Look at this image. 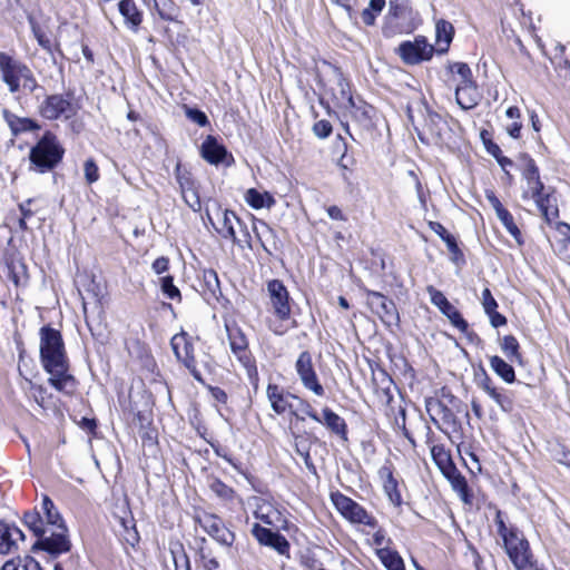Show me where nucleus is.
Returning <instances> with one entry per match:
<instances>
[{
  "label": "nucleus",
  "mask_w": 570,
  "mask_h": 570,
  "mask_svg": "<svg viewBox=\"0 0 570 570\" xmlns=\"http://www.w3.org/2000/svg\"><path fill=\"white\" fill-rule=\"evenodd\" d=\"M40 357L45 370L50 374L49 382L61 392L72 393L76 384L68 373V361L59 331L45 326L40 330Z\"/></svg>",
  "instance_id": "1"
},
{
  "label": "nucleus",
  "mask_w": 570,
  "mask_h": 570,
  "mask_svg": "<svg viewBox=\"0 0 570 570\" xmlns=\"http://www.w3.org/2000/svg\"><path fill=\"white\" fill-rule=\"evenodd\" d=\"M522 177L524 180L522 197L533 199L546 222L552 224L559 217L557 198L552 193H543L544 186L532 159L527 160Z\"/></svg>",
  "instance_id": "2"
},
{
  "label": "nucleus",
  "mask_w": 570,
  "mask_h": 570,
  "mask_svg": "<svg viewBox=\"0 0 570 570\" xmlns=\"http://www.w3.org/2000/svg\"><path fill=\"white\" fill-rule=\"evenodd\" d=\"M498 532L503 540L505 552L517 570L532 567V554L528 540L514 528H508L502 520L498 521Z\"/></svg>",
  "instance_id": "3"
},
{
  "label": "nucleus",
  "mask_w": 570,
  "mask_h": 570,
  "mask_svg": "<svg viewBox=\"0 0 570 570\" xmlns=\"http://www.w3.org/2000/svg\"><path fill=\"white\" fill-rule=\"evenodd\" d=\"M267 294L271 309L277 318L275 322L271 321L268 327L276 335H283L288 328L284 322L291 316L288 291L281 281L273 279L267 283Z\"/></svg>",
  "instance_id": "4"
},
{
  "label": "nucleus",
  "mask_w": 570,
  "mask_h": 570,
  "mask_svg": "<svg viewBox=\"0 0 570 570\" xmlns=\"http://www.w3.org/2000/svg\"><path fill=\"white\" fill-rule=\"evenodd\" d=\"M0 70L3 81L8 85L11 92H16L20 88L33 91L37 87V81L31 70L4 52H0Z\"/></svg>",
  "instance_id": "5"
},
{
  "label": "nucleus",
  "mask_w": 570,
  "mask_h": 570,
  "mask_svg": "<svg viewBox=\"0 0 570 570\" xmlns=\"http://www.w3.org/2000/svg\"><path fill=\"white\" fill-rule=\"evenodd\" d=\"M63 148L57 138L47 132L30 150V161L39 173H46L55 168L63 156Z\"/></svg>",
  "instance_id": "6"
},
{
  "label": "nucleus",
  "mask_w": 570,
  "mask_h": 570,
  "mask_svg": "<svg viewBox=\"0 0 570 570\" xmlns=\"http://www.w3.org/2000/svg\"><path fill=\"white\" fill-rule=\"evenodd\" d=\"M229 346L233 354L246 368L249 377L256 376L257 371L248 351V342L243 331L236 324L225 323Z\"/></svg>",
  "instance_id": "7"
},
{
  "label": "nucleus",
  "mask_w": 570,
  "mask_h": 570,
  "mask_svg": "<svg viewBox=\"0 0 570 570\" xmlns=\"http://www.w3.org/2000/svg\"><path fill=\"white\" fill-rule=\"evenodd\" d=\"M396 52L404 63L417 65L433 57L434 47L428 42L425 37L417 36L413 41L402 42Z\"/></svg>",
  "instance_id": "8"
},
{
  "label": "nucleus",
  "mask_w": 570,
  "mask_h": 570,
  "mask_svg": "<svg viewBox=\"0 0 570 570\" xmlns=\"http://www.w3.org/2000/svg\"><path fill=\"white\" fill-rule=\"evenodd\" d=\"M331 500L340 514L353 523L374 525V519L355 501L342 493H332Z\"/></svg>",
  "instance_id": "9"
},
{
  "label": "nucleus",
  "mask_w": 570,
  "mask_h": 570,
  "mask_svg": "<svg viewBox=\"0 0 570 570\" xmlns=\"http://www.w3.org/2000/svg\"><path fill=\"white\" fill-rule=\"evenodd\" d=\"M38 538L40 547L50 553L59 554L70 549L67 528L63 523L55 527H45Z\"/></svg>",
  "instance_id": "10"
},
{
  "label": "nucleus",
  "mask_w": 570,
  "mask_h": 570,
  "mask_svg": "<svg viewBox=\"0 0 570 570\" xmlns=\"http://www.w3.org/2000/svg\"><path fill=\"white\" fill-rule=\"evenodd\" d=\"M366 294V304L374 312L381 321L387 325L392 326L397 324L399 314L395 308L394 303L385 297L383 294L374 291H365Z\"/></svg>",
  "instance_id": "11"
},
{
  "label": "nucleus",
  "mask_w": 570,
  "mask_h": 570,
  "mask_svg": "<svg viewBox=\"0 0 570 570\" xmlns=\"http://www.w3.org/2000/svg\"><path fill=\"white\" fill-rule=\"evenodd\" d=\"M171 348L177 357L188 368L190 374L199 382H202L200 373L196 367V360L194 356V346L186 333H179L171 338Z\"/></svg>",
  "instance_id": "12"
},
{
  "label": "nucleus",
  "mask_w": 570,
  "mask_h": 570,
  "mask_svg": "<svg viewBox=\"0 0 570 570\" xmlns=\"http://www.w3.org/2000/svg\"><path fill=\"white\" fill-rule=\"evenodd\" d=\"M295 367L304 387L312 391L317 396H323L324 387L318 382L316 372L313 367L312 357L307 352H303L298 356Z\"/></svg>",
  "instance_id": "13"
},
{
  "label": "nucleus",
  "mask_w": 570,
  "mask_h": 570,
  "mask_svg": "<svg viewBox=\"0 0 570 570\" xmlns=\"http://www.w3.org/2000/svg\"><path fill=\"white\" fill-rule=\"evenodd\" d=\"M40 114L49 120L68 119L73 116L75 108L61 95H52L41 104Z\"/></svg>",
  "instance_id": "14"
},
{
  "label": "nucleus",
  "mask_w": 570,
  "mask_h": 570,
  "mask_svg": "<svg viewBox=\"0 0 570 570\" xmlns=\"http://www.w3.org/2000/svg\"><path fill=\"white\" fill-rule=\"evenodd\" d=\"M199 525L217 542L230 546L234 534L224 525V522L215 514L203 513L198 515Z\"/></svg>",
  "instance_id": "15"
},
{
  "label": "nucleus",
  "mask_w": 570,
  "mask_h": 570,
  "mask_svg": "<svg viewBox=\"0 0 570 570\" xmlns=\"http://www.w3.org/2000/svg\"><path fill=\"white\" fill-rule=\"evenodd\" d=\"M252 534L261 544L274 549L282 556L289 557V542L279 533L255 523L252 527Z\"/></svg>",
  "instance_id": "16"
},
{
  "label": "nucleus",
  "mask_w": 570,
  "mask_h": 570,
  "mask_svg": "<svg viewBox=\"0 0 570 570\" xmlns=\"http://www.w3.org/2000/svg\"><path fill=\"white\" fill-rule=\"evenodd\" d=\"M207 217L218 234H220L224 238L236 242L235 225L239 224V219L235 213L228 209L218 208L215 217H213L209 213H207Z\"/></svg>",
  "instance_id": "17"
},
{
  "label": "nucleus",
  "mask_w": 570,
  "mask_h": 570,
  "mask_svg": "<svg viewBox=\"0 0 570 570\" xmlns=\"http://www.w3.org/2000/svg\"><path fill=\"white\" fill-rule=\"evenodd\" d=\"M24 535L22 531L13 523L0 521V553L10 554L18 551L19 546L23 542Z\"/></svg>",
  "instance_id": "18"
},
{
  "label": "nucleus",
  "mask_w": 570,
  "mask_h": 570,
  "mask_svg": "<svg viewBox=\"0 0 570 570\" xmlns=\"http://www.w3.org/2000/svg\"><path fill=\"white\" fill-rule=\"evenodd\" d=\"M200 156L212 165L219 164H229L227 161L228 158L232 159V156L228 155L226 148L215 138L214 136H207L199 148Z\"/></svg>",
  "instance_id": "19"
},
{
  "label": "nucleus",
  "mask_w": 570,
  "mask_h": 570,
  "mask_svg": "<svg viewBox=\"0 0 570 570\" xmlns=\"http://www.w3.org/2000/svg\"><path fill=\"white\" fill-rule=\"evenodd\" d=\"M256 519L269 527L278 528L286 522L282 512L268 500L258 498L254 512Z\"/></svg>",
  "instance_id": "20"
},
{
  "label": "nucleus",
  "mask_w": 570,
  "mask_h": 570,
  "mask_svg": "<svg viewBox=\"0 0 570 570\" xmlns=\"http://www.w3.org/2000/svg\"><path fill=\"white\" fill-rule=\"evenodd\" d=\"M266 394L272 409L277 414H284L286 411L292 412L293 404L291 400H298L296 395L284 393L282 389L274 384H268Z\"/></svg>",
  "instance_id": "21"
},
{
  "label": "nucleus",
  "mask_w": 570,
  "mask_h": 570,
  "mask_svg": "<svg viewBox=\"0 0 570 570\" xmlns=\"http://www.w3.org/2000/svg\"><path fill=\"white\" fill-rule=\"evenodd\" d=\"M454 36V28L451 22L440 19L435 22V48L434 51L442 55L448 52Z\"/></svg>",
  "instance_id": "22"
},
{
  "label": "nucleus",
  "mask_w": 570,
  "mask_h": 570,
  "mask_svg": "<svg viewBox=\"0 0 570 570\" xmlns=\"http://www.w3.org/2000/svg\"><path fill=\"white\" fill-rule=\"evenodd\" d=\"M244 199L248 206L258 209H271L275 205V198L268 191L249 188L244 194Z\"/></svg>",
  "instance_id": "23"
},
{
  "label": "nucleus",
  "mask_w": 570,
  "mask_h": 570,
  "mask_svg": "<svg viewBox=\"0 0 570 570\" xmlns=\"http://www.w3.org/2000/svg\"><path fill=\"white\" fill-rule=\"evenodd\" d=\"M455 98H456L458 105L462 109H471L474 106H476V104L480 99V95H479L478 88L475 86V82L472 81L468 85H464V86L461 85V87H456L455 88Z\"/></svg>",
  "instance_id": "24"
},
{
  "label": "nucleus",
  "mask_w": 570,
  "mask_h": 570,
  "mask_svg": "<svg viewBox=\"0 0 570 570\" xmlns=\"http://www.w3.org/2000/svg\"><path fill=\"white\" fill-rule=\"evenodd\" d=\"M380 478L383 483V489L389 500L395 504L400 505L402 502V495L399 490L397 481L394 479L391 470L386 466L382 468L379 472Z\"/></svg>",
  "instance_id": "25"
},
{
  "label": "nucleus",
  "mask_w": 570,
  "mask_h": 570,
  "mask_svg": "<svg viewBox=\"0 0 570 570\" xmlns=\"http://www.w3.org/2000/svg\"><path fill=\"white\" fill-rule=\"evenodd\" d=\"M444 478L450 482L452 489L460 495L464 503H469L468 483L465 478L458 471L455 466L444 471L442 473Z\"/></svg>",
  "instance_id": "26"
},
{
  "label": "nucleus",
  "mask_w": 570,
  "mask_h": 570,
  "mask_svg": "<svg viewBox=\"0 0 570 570\" xmlns=\"http://www.w3.org/2000/svg\"><path fill=\"white\" fill-rule=\"evenodd\" d=\"M119 11L125 18L126 23L136 30L141 23L142 16L132 0H121L119 2Z\"/></svg>",
  "instance_id": "27"
},
{
  "label": "nucleus",
  "mask_w": 570,
  "mask_h": 570,
  "mask_svg": "<svg viewBox=\"0 0 570 570\" xmlns=\"http://www.w3.org/2000/svg\"><path fill=\"white\" fill-rule=\"evenodd\" d=\"M376 554L387 570H405L402 557L391 548H380Z\"/></svg>",
  "instance_id": "28"
},
{
  "label": "nucleus",
  "mask_w": 570,
  "mask_h": 570,
  "mask_svg": "<svg viewBox=\"0 0 570 570\" xmlns=\"http://www.w3.org/2000/svg\"><path fill=\"white\" fill-rule=\"evenodd\" d=\"M489 362L493 372L505 383H513L515 381V373L510 363L497 355L490 356Z\"/></svg>",
  "instance_id": "29"
},
{
  "label": "nucleus",
  "mask_w": 570,
  "mask_h": 570,
  "mask_svg": "<svg viewBox=\"0 0 570 570\" xmlns=\"http://www.w3.org/2000/svg\"><path fill=\"white\" fill-rule=\"evenodd\" d=\"M451 71V82L456 87L468 85L473 81L472 71L464 62H453L449 66Z\"/></svg>",
  "instance_id": "30"
},
{
  "label": "nucleus",
  "mask_w": 570,
  "mask_h": 570,
  "mask_svg": "<svg viewBox=\"0 0 570 570\" xmlns=\"http://www.w3.org/2000/svg\"><path fill=\"white\" fill-rule=\"evenodd\" d=\"M431 455L441 473L455 466L450 452L443 445H433L431 448Z\"/></svg>",
  "instance_id": "31"
},
{
  "label": "nucleus",
  "mask_w": 570,
  "mask_h": 570,
  "mask_svg": "<svg viewBox=\"0 0 570 570\" xmlns=\"http://www.w3.org/2000/svg\"><path fill=\"white\" fill-rule=\"evenodd\" d=\"M500 347L511 363H522V357L519 353V343L514 336H503L500 340Z\"/></svg>",
  "instance_id": "32"
},
{
  "label": "nucleus",
  "mask_w": 570,
  "mask_h": 570,
  "mask_svg": "<svg viewBox=\"0 0 570 570\" xmlns=\"http://www.w3.org/2000/svg\"><path fill=\"white\" fill-rule=\"evenodd\" d=\"M558 232L563 236L557 242L556 250L562 259H570V226L564 223H556Z\"/></svg>",
  "instance_id": "33"
},
{
  "label": "nucleus",
  "mask_w": 570,
  "mask_h": 570,
  "mask_svg": "<svg viewBox=\"0 0 570 570\" xmlns=\"http://www.w3.org/2000/svg\"><path fill=\"white\" fill-rule=\"evenodd\" d=\"M41 512L45 515L47 522L46 527H55L59 525V523H63L53 502L47 495L42 497Z\"/></svg>",
  "instance_id": "34"
},
{
  "label": "nucleus",
  "mask_w": 570,
  "mask_h": 570,
  "mask_svg": "<svg viewBox=\"0 0 570 570\" xmlns=\"http://www.w3.org/2000/svg\"><path fill=\"white\" fill-rule=\"evenodd\" d=\"M0 570H42L31 557L8 560Z\"/></svg>",
  "instance_id": "35"
},
{
  "label": "nucleus",
  "mask_w": 570,
  "mask_h": 570,
  "mask_svg": "<svg viewBox=\"0 0 570 570\" xmlns=\"http://www.w3.org/2000/svg\"><path fill=\"white\" fill-rule=\"evenodd\" d=\"M6 119L13 134L27 130L38 129V125L29 118H19L14 115L6 114Z\"/></svg>",
  "instance_id": "36"
},
{
  "label": "nucleus",
  "mask_w": 570,
  "mask_h": 570,
  "mask_svg": "<svg viewBox=\"0 0 570 570\" xmlns=\"http://www.w3.org/2000/svg\"><path fill=\"white\" fill-rule=\"evenodd\" d=\"M322 424H325L333 432L340 434L345 431V423L342 417H340L336 413H334L328 407L323 410V419Z\"/></svg>",
  "instance_id": "37"
},
{
  "label": "nucleus",
  "mask_w": 570,
  "mask_h": 570,
  "mask_svg": "<svg viewBox=\"0 0 570 570\" xmlns=\"http://www.w3.org/2000/svg\"><path fill=\"white\" fill-rule=\"evenodd\" d=\"M155 9L161 19L174 21L177 18V7L173 0H154Z\"/></svg>",
  "instance_id": "38"
},
{
  "label": "nucleus",
  "mask_w": 570,
  "mask_h": 570,
  "mask_svg": "<svg viewBox=\"0 0 570 570\" xmlns=\"http://www.w3.org/2000/svg\"><path fill=\"white\" fill-rule=\"evenodd\" d=\"M385 7V0H370V4L362 11L363 22L372 26L375 22L376 16L382 12Z\"/></svg>",
  "instance_id": "39"
},
{
  "label": "nucleus",
  "mask_w": 570,
  "mask_h": 570,
  "mask_svg": "<svg viewBox=\"0 0 570 570\" xmlns=\"http://www.w3.org/2000/svg\"><path fill=\"white\" fill-rule=\"evenodd\" d=\"M296 401L298 402V407L295 410L292 409V414L297 420L304 421L305 416H308L309 419H312L315 422H322V419L317 415L315 410L312 407V405L307 401H304L299 397Z\"/></svg>",
  "instance_id": "40"
},
{
  "label": "nucleus",
  "mask_w": 570,
  "mask_h": 570,
  "mask_svg": "<svg viewBox=\"0 0 570 570\" xmlns=\"http://www.w3.org/2000/svg\"><path fill=\"white\" fill-rule=\"evenodd\" d=\"M451 322V324L460 331H465L468 327L466 322L462 318L459 311L448 302L442 308H439Z\"/></svg>",
  "instance_id": "41"
},
{
  "label": "nucleus",
  "mask_w": 570,
  "mask_h": 570,
  "mask_svg": "<svg viewBox=\"0 0 570 570\" xmlns=\"http://www.w3.org/2000/svg\"><path fill=\"white\" fill-rule=\"evenodd\" d=\"M500 222L503 224L505 229L510 233V235L519 243L521 244L520 239V230L518 226L515 225L512 215L508 210H501L500 214L497 216Z\"/></svg>",
  "instance_id": "42"
},
{
  "label": "nucleus",
  "mask_w": 570,
  "mask_h": 570,
  "mask_svg": "<svg viewBox=\"0 0 570 570\" xmlns=\"http://www.w3.org/2000/svg\"><path fill=\"white\" fill-rule=\"evenodd\" d=\"M175 570H189V560L181 546L170 549Z\"/></svg>",
  "instance_id": "43"
},
{
  "label": "nucleus",
  "mask_w": 570,
  "mask_h": 570,
  "mask_svg": "<svg viewBox=\"0 0 570 570\" xmlns=\"http://www.w3.org/2000/svg\"><path fill=\"white\" fill-rule=\"evenodd\" d=\"M428 127L436 140L443 139V130L446 127V122L439 115L430 116Z\"/></svg>",
  "instance_id": "44"
},
{
  "label": "nucleus",
  "mask_w": 570,
  "mask_h": 570,
  "mask_svg": "<svg viewBox=\"0 0 570 570\" xmlns=\"http://www.w3.org/2000/svg\"><path fill=\"white\" fill-rule=\"evenodd\" d=\"M160 287L163 293L170 299H177L180 301V292L179 289L174 285V281L171 276H165L160 279Z\"/></svg>",
  "instance_id": "45"
},
{
  "label": "nucleus",
  "mask_w": 570,
  "mask_h": 570,
  "mask_svg": "<svg viewBox=\"0 0 570 570\" xmlns=\"http://www.w3.org/2000/svg\"><path fill=\"white\" fill-rule=\"evenodd\" d=\"M181 196L190 209H193L194 212H199L202 209V203L195 186L181 191Z\"/></svg>",
  "instance_id": "46"
},
{
  "label": "nucleus",
  "mask_w": 570,
  "mask_h": 570,
  "mask_svg": "<svg viewBox=\"0 0 570 570\" xmlns=\"http://www.w3.org/2000/svg\"><path fill=\"white\" fill-rule=\"evenodd\" d=\"M24 523L35 532L37 537L43 531L45 527L40 512H28L24 514Z\"/></svg>",
  "instance_id": "47"
},
{
  "label": "nucleus",
  "mask_w": 570,
  "mask_h": 570,
  "mask_svg": "<svg viewBox=\"0 0 570 570\" xmlns=\"http://www.w3.org/2000/svg\"><path fill=\"white\" fill-rule=\"evenodd\" d=\"M30 387L28 391V394L30 397H32L37 404L41 407H46L48 405V400L46 396V391L42 386L35 385L31 382H29Z\"/></svg>",
  "instance_id": "48"
},
{
  "label": "nucleus",
  "mask_w": 570,
  "mask_h": 570,
  "mask_svg": "<svg viewBox=\"0 0 570 570\" xmlns=\"http://www.w3.org/2000/svg\"><path fill=\"white\" fill-rule=\"evenodd\" d=\"M85 178L88 184H94L99 179V169L92 159H87L83 164Z\"/></svg>",
  "instance_id": "49"
},
{
  "label": "nucleus",
  "mask_w": 570,
  "mask_h": 570,
  "mask_svg": "<svg viewBox=\"0 0 570 570\" xmlns=\"http://www.w3.org/2000/svg\"><path fill=\"white\" fill-rule=\"evenodd\" d=\"M209 488L217 497L224 500H229L233 498V490L219 480H214Z\"/></svg>",
  "instance_id": "50"
},
{
  "label": "nucleus",
  "mask_w": 570,
  "mask_h": 570,
  "mask_svg": "<svg viewBox=\"0 0 570 570\" xmlns=\"http://www.w3.org/2000/svg\"><path fill=\"white\" fill-rule=\"evenodd\" d=\"M426 291L429 293L431 303L438 308H442L449 302L444 294L435 287L429 286Z\"/></svg>",
  "instance_id": "51"
},
{
  "label": "nucleus",
  "mask_w": 570,
  "mask_h": 570,
  "mask_svg": "<svg viewBox=\"0 0 570 570\" xmlns=\"http://www.w3.org/2000/svg\"><path fill=\"white\" fill-rule=\"evenodd\" d=\"M176 178L180 187V193L195 186L189 173L183 171L179 165L176 167Z\"/></svg>",
  "instance_id": "52"
},
{
  "label": "nucleus",
  "mask_w": 570,
  "mask_h": 570,
  "mask_svg": "<svg viewBox=\"0 0 570 570\" xmlns=\"http://www.w3.org/2000/svg\"><path fill=\"white\" fill-rule=\"evenodd\" d=\"M313 131L318 138H326L332 132V126L327 120H320L313 126Z\"/></svg>",
  "instance_id": "53"
},
{
  "label": "nucleus",
  "mask_w": 570,
  "mask_h": 570,
  "mask_svg": "<svg viewBox=\"0 0 570 570\" xmlns=\"http://www.w3.org/2000/svg\"><path fill=\"white\" fill-rule=\"evenodd\" d=\"M482 306L485 313L493 312V309H497L498 307L497 301L492 296L489 288H484L482 292Z\"/></svg>",
  "instance_id": "54"
},
{
  "label": "nucleus",
  "mask_w": 570,
  "mask_h": 570,
  "mask_svg": "<svg viewBox=\"0 0 570 570\" xmlns=\"http://www.w3.org/2000/svg\"><path fill=\"white\" fill-rule=\"evenodd\" d=\"M482 389L488 393V395L499 405L502 404V396L501 394L497 391L495 387L492 386L491 384V381L490 379H485L483 382H482Z\"/></svg>",
  "instance_id": "55"
},
{
  "label": "nucleus",
  "mask_w": 570,
  "mask_h": 570,
  "mask_svg": "<svg viewBox=\"0 0 570 570\" xmlns=\"http://www.w3.org/2000/svg\"><path fill=\"white\" fill-rule=\"evenodd\" d=\"M186 115L190 120L198 124L199 126H205L208 122L207 116L198 109L189 108L186 110Z\"/></svg>",
  "instance_id": "56"
},
{
  "label": "nucleus",
  "mask_w": 570,
  "mask_h": 570,
  "mask_svg": "<svg viewBox=\"0 0 570 570\" xmlns=\"http://www.w3.org/2000/svg\"><path fill=\"white\" fill-rule=\"evenodd\" d=\"M389 543L390 539L385 537V533L382 530H377L373 534V544L376 547V550L380 548H390Z\"/></svg>",
  "instance_id": "57"
},
{
  "label": "nucleus",
  "mask_w": 570,
  "mask_h": 570,
  "mask_svg": "<svg viewBox=\"0 0 570 570\" xmlns=\"http://www.w3.org/2000/svg\"><path fill=\"white\" fill-rule=\"evenodd\" d=\"M487 315L489 316L493 327L503 326L507 323V318L498 313L497 309H493V312H487Z\"/></svg>",
  "instance_id": "58"
},
{
  "label": "nucleus",
  "mask_w": 570,
  "mask_h": 570,
  "mask_svg": "<svg viewBox=\"0 0 570 570\" xmlns=\"http://www.w3.org/2000/svg\"><path fill=\"white\" fill-rule=\"evenodd\" d=\"M168 258L161 256V257H158L154 263H153V271L156 273V274H163L165 273L167 269H168Z\"/></svg>",
  "instance_id": "59"
},
{
  "label": "nucleus",
  "mask_w": 570,
  "mask_h": 570,
  "mask_svg": "<svg viewBox=\"0 0 570 570\" xmlns=\"http://www.w3.org/2000/svg\"><path fill=\"white\" fill-rule=\"evenodd\" d=\"M485 197H487L488 202L490 203V205L492 206V208L494 209L497 216L500 214L501 210H507L502 206L500 200L497 198V196L493 194V191H487Z\"/></svg>",
  "instance_id": "60"
},
{
  "label": "nucleus",
  "mask_w": 570,
  "mask_h": 570,
  "mask_svg": "<svg viewBox=\"0 0 570 570\" xmlns=\"http://www.w3.org/2000/svg\"><path fill=\"white\" fill-rule=\"evenodd\" d=\"M485 197H487L488 202L490 203V205L492 206V208L494 209L497 216L500 214L501 210H507L502 206L500 200L497 198V196L493 194V191H487Z\"/></svg>",
  "instance_id": "61"
},
{
  "label": "nucleus",
  "mask_w": 570,
  "mask_h": 570,
  "mask_svg": "<svg viewBox=\"0 0 570 570\" xmlns=\"http://www.w3.org/2000/svg\"><path fill=\"white\" fill-rule=\"evenodd\" d=\"M442 238L443 240L445 242L446 244V247L453 254V255H459L460 254V249L455 243V239L453 236H451L450 234H448L446 232H444V235H442Z\"/></svg>",
  "instance_id": "62"
},
{
  "label": "nucleus",
  "mask_w": 570,
  "mask_h": 570,
  "mask_svg": "<svg viewBox=\"0 0 570 570\" xmlns=\"http://www.w3.org/2000/svg\"><path fill=\"white\" fill-rule=\"evenodd\" d=\"M519 119L511 120V124L505 126L507 132L512 138H518L520 136L521 124L518 121Z\"/></svg>",
  "instance_id": "63"
},
{
  "label": "nucleus",
  "mask_w": 570,
  "mask_h": 570,
  "mask_svg": "<svg viewBox=\"0 0 570 570\" xmlns=\"http://www.w3.org/2000/svg\"><path fill=\"white\" fill-rule=\"evenodd\" d=\"M327 215L334 219V220H345V216L340 207L337 206H330L327 209Z\"/></svg>",
  "instance_id": "64"
}]
</instances>
